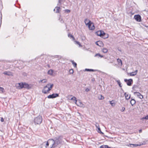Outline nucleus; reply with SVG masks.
<instances>
[{"label": "nucleus", "mask_w": 148, "mask_h": 148, "mask_svg": "<svg viewBox=\"0 0 148 148\" xmlns=\"http://www.w3.org/2000/svg\"><path fill=\"white\" fill-rule=\"evenodd\" d=\"M48 143L49 144L50 147L54 148L61 143V140L60 137H58L55 138L54 140L52 139H49Z\"/></svg>", "instance_id": "1"}, {"label": "nucleus", "mask_w": 148, "mask_h": 148, "mask_svg": "<svg viewBox=\"0 0 148 148\" xmlns=\"http://www.w3.org/2000/svg\"><path fill=\"white\" fill-rule=\"evenodd\" d=\"M16 86L17 89H21L23 88L28 89H30L32 87L31 85H29L25 83L21 82L16 84Z\"/></svg>", "instance_id": "2"}, {"label": "nucleus", "mask_w": 148, "mask_h": 148, "mask_svg": "<svg viewBox=\"0 0 148 148\" xmlns=\"http://www.w3.org/2000/svg\"><path fill=\"white\" fill-rule=\"evenodd\" d=\"M53 86V84H51L50 83L48 84L44 87L42 90V92L45 94L49 93V92L52 89Z\"/></svg>", "instance_id": "3"}, {"label": "nucleus", "mask_w": 148, "mask_h": 148, "mask_svg": "<svg viewBox=\"0 0 148 148\" xmlns=\"http://www.w3.org/2000/svg\"><path fill=\"white\" fill-rule=\"evenodd\" d=\"M84 23L86 26H88L89 29L94 30L95 27L93 23L91 22L89 19L86 18L84 21Z\"/></svg>", "instance_id": "4"}, {"label": "nucleus", "mask_w": 148, "mask_h": 148, "mask_svg": "<svg viewBox=\"0 0 148 148\" xmlns=\"http://www.w3.org/2000/svg\"><path fill=\"white\" fill-rule=\"evenodd\" d=\"M42 121L41 116H39L34 119V123L35 124H39L41 123Z\"/></svg>", "instance_id": "5"}, {"label": "nucleus", "mask_w": 148, "mask_h": 148, "mask_svg": "<svg viewBox=\"0 0 148 148\" xmlns=\"http://www.w3.org/2000/svg\"><path fill=\"white\" fill-rule=\"evenodd\" d=\"M48 142L49 140L47 142H44L41 145L40 148H52L50 147V145Z\"/></svg>", "instance_id": "6"}, {"label": "nucleus", "mask_w": 148, "mask_h": 148, "mask_svg": "<svg viewBox=\"0 0 148 148\" xmlns=\"http://www.w3.org/2000/svg\"><path fill=\"white\" fill-rule=\"evenodd\" d=\"M96 34L97 36H99L101 37H102L105 34V33L102 31H98L96 32Z\"/></svg>", "instance_id": "7"}, {"label": "nucleus", "mask_w": 148, "mask_h": 148, "mask_svg": "<svg viewBox=\"0 0 148 148\" xmlns=\"http://www.w3.org/2000/svg\"><path fill=\"white\" fill-rule=\"evenodd\" d=\"M75 103L77 106H79L81 107L84 108L85 106L82 103V102L80 101L79 100L78 102L77 101H76Z\"/></svg>", "instance_id": "8"}, {"label": "nucleus", "mask_w": 148, "mask_h": 148, "mask_svg": "<svg viewBox=\"0 0 148 148\" xmlns=\"http://www.w3.org/2000/svg\"><path fill=\"white\" fill-rule=\"evenodd\" d=\"M58 96L59 95L58 94H53L51 95H48L47 97L49 99L53 98L58 97Z\"/></svg>", "instance_id": "9"}, {"label": "nucleus", "mask_w": 148, "mask_h": 148, "mask_svg": "<svg viewBox=\"0 0 148 148\" xmlns=\"http://www.w3.org/2000/svg\"><path fill=\"white\" fill-rule=\"evenodd\" d=\"M134 94L135 95H136L140 99H142L143 98V96L139 92H134Z\"/></svg>", "instance_id": "10"}, {"label": "nucleus", "mask_w": 148, "mask_h": 148, "mask_svg": "<svg viewBox=\"0 0 148 148\" xmlns=\"http://www.w3.org/2000/svg\"><path fill=\"white\" fill-rule=\"evenodd\" d=\"M134 18L137 21L140 22L141 21V17L140 15H135Z\"/></svg>", "instance_id": "11"}, {"label": "nucleus", "mask_w": 148, "mask_h": 148, "mask_svg": "<svg viewBox=\"0 0 148 148\" xmlns=\"http://www.w3.org/2000/svg\"><path fill=\"white\" fill-rule=\"evenodd\" d=\"M124 81L127 83V84L128 86H130L131 85V82H132V80L131 79H130L129 80L125 79Z\"/></svg>", "instance_id": "12"}, {"label": "nucleus", "mask_w": 148, "mask_h": 148, "mask_svg": "<svg viewBox=\"0 0 148 148\" xmlns=\"http://www.w3.org/2000/svg\"><path fill=\"white\" fill-rule=\"evenodd\" d=\"M96 44L97 45L100 47H103L104 45V44H103V43L101 41H98L96 42Z\"/></svg>", "instance_id": "13"}, {"label": "nucleus", "mask_w": 148, "mask_h": 148, "mask_svg": "<svg viewBox=\"0 0 148 148\" xmlns=\"http://www.w3.org/2000/svg\"><path fill=\"white\" fill-rule=\"evenodd\" d=\"M3 73L8 76H13V74L10 71H5Z\"/></svg>", "instance_id": "14"}, {"label": "nucleus", "mask_w": 148, "mask_h": 148, "mask_svg": "<svg viewBox=\"0 0 148 148\" xmlns=\"http://www.w3.org/2000/svg\"><path fill=\"white\" fill-rule=\"evenodd\" d=\"M117 61L119 66H121L122 65L121 60L120 59L118 58L117 59Z\"/></svg>", "instance_id": "15"}, {"label": "nucleus", "mask_w": 148, "mask_h": 148, "mask_svg": "<svg viewBox=\"0 0 148 148\" xmlns=\"http://www.w3.org/2000/svg\"><path fill=\"white\" fill-rule=\"evenodd\" d=\"M138 70H136L134 72H132L130 73V75L131 76H134L136 75Z\"/></svg>", "instance_id": "16"}, {"label": "nucleus", "mask_w": 148, "mask_h": 148, "mask_svg": "<svg viewBox=\"0 0 148 148\" xmlns=\"http://www.w3.org/2000/svg\"><path fill=\"white\" fill-rule=\"evenodd\" d=\"M124 95L125 97V99L127 100H128L130 99V95H129L126 92H125L124 94Z\"/></svg>", "instance_id": "17"}, {"label": "nucleus", "mask_w": 148, "mask_h": 148, "mask_svg": "<svg viewBox=\"0 0 148 148\" xmlns=\"http://www.w3.org/2000/svg\"><path fill=\"white\" fill-rule=\"evenodd\" d=\"M60 8L58 7H56L54 9V11H55L56 13H58L59 12V10L60 9Z\"/></svg>", "instance_id": "18"}, {"label": "nucleus", "mask_w": 148, "mask_h": 148, "mask_svg": "<svg viewBox=\"0 0 148 148\" xmlns=\"http://www.w3.org/2000/svg\"><path fill=\"white\" fill-rule=\"evenodd\" d=\"M109 102L110 104L111 105V106H114L115 105L116 103L114 100L109 101Z\"/></svg>", "instance_id": "19"}, {"label": "nucleus", "mask_w": 148, "mask_h": 148, "mask_svg": "<svg viewBox=\"0 0 148 148\" xmlns=\"http://www.w3.org/2000/svg\"><path fill=\"white\" fill-rule=\"evenodd\" d=\"M47 82V80L46 79H44L42 80H40L38 81V82L39 83H45Z\"/></svg>", "instance_id": "20"}, {"label": "nucleus", "mask_w": 148, "mask_h": 148, "mask_svg": "<svg viewBox=\"0 0 148 148\" xmlns=\"http://www.w3.org/2000/svg\"><path fill=\"white\" fill-rule=\"evenodd\" d=\"M135 100L133 99H132L130 101V103L132 106H133L135 104Z\"/></svg>", "instance_id": "21"}, {"label": "nucleus", "mask_w": 148, "mask_h": 148, "mask_svg": "<svg viewBox=\"0 0 148 148\" xmlns=\"http://www.w3.org/2000/svg\"><path fill=\"white\" fill-rule=\"evenodd\" d=\"M53 73V70L51 69L49 70L48 72V74L50 75H52Z\"/></svg>", "instance_id": "22"}, {"label": "nucleus", "mask_w": 148, "mask_h": 148, "mask_svg": "<svg viewBox=\"0 0 148 148\" xmlns=\"http://www.w3.org/2000/svg\"><path fill=\"white\" fill-rule=\"evenodd\" d=\"M102 52L104 53H106L108 51V49L106 48H103L102 49Z\"/></svg>", "instance_id": "23"}, {"label": "nucleus", "mask_w": 148, "mask_h": 148, "mask_svg": "<svg viewBox=\"0 0 148 148\" xmlns=\"http://www.w3.org/2000/svg\"><path fill=\"white\" fill-rule=\"evenodd\" d=\"M101 148H111L107 145H102L100 147Z\"/></svg>", "instance_id": "24"}, {"label": "nucleus", "mask_w": 148, "mask_h": 148, "mask_svg": "<svg viewBox=\"0 0 148 148\" xmlns=\"http://www.w3.org/2000/svg\"><path fill=\"white\" fill-rule=\"evenodd\" d=\"M127 145V146H130V147H131L132 145H133V146H136H136H138L139 145H138L137 144H129L128 145Z\"/></svg>", "instance_id": "25"}, {"label": "nucleus", "mask_w": 148, "mask_h": 148, "mask_svg": "<svg viewBox=\"0 0 148 148\" xmlns=\"http://www.w3.org/2000/svg\"><path fill=\"white\" fill-rule=\"evenodd\" d=\"M0 91L1 92V93H3L5 92V90L3 88L0 87Z\"/></svg>", "instance_id": "26"}, {"label": "nucleus", "mask_w": 148, "mask_h": 148, "mask_svg": "<svg viewBox=\"0 0 148 148\" xmlns=\"http://www.w3.org/2000/svg\"><path fill=\"white\" fill-rule=\"evenodd\" d=\"M71 62L73 65L75 67H76L77 64L75 62H74L73 61H72Z\"/></svg>", "instance_id": "27"}, {"label": "nucleus", "mask_w": 148, "mask_h": 148, "mask_svg": "<svg viewBox=\"0 0 148 148\" xmlns=\"http://www.w3.org/2000/svg\"><path fill=\"white\" fill-rule=\"evenodd\" d=\"M68 36L70 38H72L73 40H74V38L73 36V35H71L70 34H69L68 35Z\"/></svg>", "instance_id": "28"}, {"label": "nucleus", "mask_w": 148, "mask_h": 148, "mask_svg": "<svg viewBox=\"0 0 148 148\" xmlns=\"http://www.w3.org/2000/svg\"><path fill=\"white\" fill-rule=\"evenodd\" d=\"M71 100H73L75 101V102H76V101H77L76 100V98L75 97H73L71 99Z\"/></svg>", "instance_id": "29"}, {"label": "nucleus", "mask_w": 148, "mask_h": 148, "mask_svg": "<svg viewBox=\"0 0 148 148\" xmlns=\"http://www.w3.org/2000/svg\"><path fill=\"white\" fill-rule=\"evenodd\" d=\"M116 82H117L118 84H119V86L121 87H122V86L121 85V83L120 82V81L119 80H118L116 81Z\"/></svg>", "instance_id": "30"}, {"label": "nucleus", "mask_w": 148, "mask_h": 148, "mask_svg": "<svg viewBox=\"0 0 148 148\" xmlns=\"http://www.w3.org/2000/svg\"><path fill=\"white\" fill-rule=\"evenodd\" d=\"M97 56H99V57H103V56L101 55L99 53L96 54L95 56V57H96Z\"/></svg>", "instance_id": "31"}, {"label": "nucleus", "mask_w": 148, "mask_h": 148, "mask_svg": "<svg viewBox=\"0 0 148 148\" xmlns=\"http://www.w3.org/2000/svg\"><path fill=\"white\" fill-rule=\"evenodd\" d=\"M85 71H94V70L92 69H85Z\"/></svg>", "instance_id": "32"}, {"label": "nucleus", "mask_w": 148, "mask_h": 148, "mask_svg": "<svg viewBox=\"0 0 148 148\" xmlns=\"http://www.w3.org/2000/svg\"><path fill=\"white\" fill-rule=\"evenodd\" d=\"M69 73L70 74H73V69H71L69 71Z\"/></svg>", "instance_id": "33"}, {"label": "nucleus", "mask_w": 148, "mask_h": 148, "mask_svg": "<svg viewBox=\"0 0 148 148\" xmlns=\"http://www.w3.org/2000/svg\"><path fill=\"white\" fill-rule=\"evenodd\" d=\"M98 130H97V131H98V132H99V133H102V134H103V133H102L101 131V129H100V127H98Z\"/></svg>", "instance_id": "34"}, {"label": "nucleus", "mask_w": 148, "mask_h": 148, "mask_svg": "<svg viewBox=\"0 0 148 148\" xmlns=\"http://www.w3.org/2000/svg\"><path fill=\"white\" fill-rule=\"evenodd\" d=\"M64 11L65 12H67L68 13H69L70 12V11L68 9L65 10H64Z\"/></svg>", "instance_id": "35"}, {"label": "nucleus", "mask_w": 148, "mask_h": 148, "mask_svg": "<svg viewBox=\"0 0 148 148\" xmlns=\"http://www.w3.org/2000/svg\"><path fill=\"white\" fill-rule=\"evenodd\" d=\"M95 126L97 128H98V127H99V126L98 123H96L95 125Z\"/></svg>", "instance_id": "36"}, {"label": "nucleus", "mask_w": 148, "mask_h": 148, "mask_svg": "<svg viewBox=\"0 0 148 148\" xmlns=\"http://www.w3.org/2000/svg\"><path fill=\"white\" fill-rule=\"evenodd\" d=\"M104 97L103 96H102L101 95H100V97H99V99H104Z\"/></svg>", "instance_id": "37"}, {"label": "nucleus", "mask_w": 148, "mask_h": 148, "mask_svg": "<svg viewBox=\"0 0 148 148\" xmlns=\"http://www.w3.org/2000/svg\"><path fill=\"white\" fill-rule=\"evenodd\" d=\"M125 108L124 107H123L122 108V109L121 110V111L122 112H123L125 111Z\"/></svg>", "instance_id": "38"}, {"label": "nucleus", "mask_w": 148, "mask_h": 148, "mask_svg": "<svg viewBox=\"0 0 148 148\" xmlns=\"http://www.w3.org/2000/svg\"><path fill=\"white\" fill-rule=\"evenodd\" d=\"M90 89L88 88H86L85 89V91L86 92H88V91H90Z\"/></svg>", "instance_id": "39"}, {"label": "nucleus", "mask_w": 148, "mask_h": 148, "mask_svg": "<svg viewBox=\"0 0 148 148\" xmlns=\"http://www.w3.org/2000/svg\"><path fill=\"white\" fill-rule=\"evenodd\" d=\"M143 119H148V115H147L145 117L143 118Z\"/></svg>", "instance_id": "40"}, {"label": "nucleus", "mask_w": 148, "mask_h": 148, "mask_svg": "<svg viewBox=\"0 0 148 148\" xmlns=\"http://www.w3.org/2000/svg\"><path fill=\"white\" fill-rule=\"evenodd\" d=\"M1 122H3L4 121V119L3 118H1Z\"/></svg>", "instance_id": "41"}, {"label": "nucleus", "mask_w": 148, "mask_h": 148, "mask_svg": "<svg viewBox=\"0 0 148 148\" xmlns=\"http://www.w3.org/2000/svg\"><path fill=\"white\" fill-rule=\"evenodd\" d=\"M76 43L77 44L79 45H80V42H79L77 41V42H76Z\"/></svg>", "instance_id": "42"}, {"label": "nucleus", "mask_w": 148, "mask_h": 148, "mask_svg": "<svg viewBox=\"0 0 148 148\" xmlns=\"http://www.w3.org/2000/svg\"><path fill=\"white\" fill-rule=\"evenodd\" d=\"M142 130H140L139 131V133H141L142 132Z\"/></svg>", "instance_id": "43"}, {"label": "nucleus", "mask_w": 148, "mask_h": 148, "mask_svg": "<svg viewBox=\"0 0 148 148\" xmlns=\"http://www.w3.org/2000/svg\"><path fill=\"white\" fill-rule=\"evenodd\" d=\"M60 0H59L58 2H59V3H60V2H61Z\"/></svg>", "instance_id": "44"}, {"label": "nucleus", "mask_w": 148, "mask_h": 148, "mask_svg": "<svg viewBox=\"0 0 148 148\" xmlns=\"http://www.w3.org/2000/svg\"><path fill=\"white\" fill-rule=\"evenodd\" d=\"M92 26H90V27L91 28H92Z\"/></svg>", "instance_id": "45"}]
</instances>
